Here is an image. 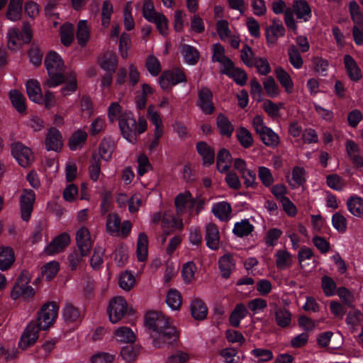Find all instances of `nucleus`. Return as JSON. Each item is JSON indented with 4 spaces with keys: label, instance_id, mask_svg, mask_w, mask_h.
<instances>
[{
    "label": "nucleus",
    "instance_id": "25",
    "mask_svg": "<svg viewBox=\"0 0 363 363\" xmlns=\"http://www.w3.org/2000/svg\"><path fill=\"white\" fill-rule=\"evenodd\" d=\"M344 64L347 74L352 81L357 82L362 77L361 70L355 60L349 55L344 57Z\"/></svg>",
    "mask_w": 363,
    "mask_h": 363
},
{
    "label": "nucleus",
    "instance_id": "38",
    "mask_svg": "<svg viewBox=\"0 0 363 363\" xmlns=\"http://www.w3.org/2000/svg\"><path fill=\"white\" fill-rule=\"evenodd\" d=\"M275 74L286 92L288 94L292 93L294 90V83L290 75L281 67H277L275 69Z\"/></svg>",
    "mask_w": 363,
    "mask_h": 363
},
{
    "label": "nucleus",
    "instance_id": "36",
    "mask_svg": "<svg viewBox=\"0 0 363 363\" xmlns=\"http://www.w3.org/2000/svg\"><path fill=\"white\" fill-rule=\"evenodd\" d=\"M247 309L243 303L237 304L229 318L230 325L235 328L238 327L240 321L247 316Z\"/></svg>",
    "mask_w": 363,
    "mask_h": 363
},
{
    "label": "nucleus",
    "instance_id": "30",
    "mask_svg": "<svg viewBox=\"0 0 363 363\" xmlns=\"http://www.w3.org/2000/svg\"><path fill=\"white\" fill-rule=\"evenodd\" d=\"M199 154L201 156L203 164L210 166L214 162L215 153L213 150L205 142H199L196 145Z\"/></svg>",
    "mask_w": 363,
    "mask_h": 363
},
{
    "label": "nucleus",
    "instance_id": "48",
    "mask_svg": "<svg viewBox=\"0 0 363 363\" xmlns=\"http://www.w3.org/2000/svg\"><path fill=\"white\" fill-rule=\"evenodd\" d=\"M231 164V155L228 150H220L217 156V169L220 172H228Z\"/></svg>",
    "mask_w": 363,
    "mask_h": 363
},
{
    "label": "nucleus",
    "instance_id": "45",
    "mask_svg": "<svg viewBox=\"0 0 363 363\" xmlns=\"http://www.w3.org/2000/svg\"><path fill=\"white\" fill-rule=\"evenodd\" d=\"M223 72L233 78L238 84L243 86L247 82V74L240 69L235 68L233 62L231 63V67L225 68L223 70Z\"/></svg>",
    "mask_w": 363,
    "mask_h": 363
},
{
    "label": "nucleus",
    "instance_id": "60",
    "mask_svg": "<svg viewBox=\"0 0 363 363\" xmlns=\"http://www.w3.org/2000/svg\"><path fill=\"white\" fill-rule=\"evenodd\" d=\"M135 277L130 272H125L119 276L118 284L124 291H130L135 285Z\"/></svg>",
    "mask_w": 363,
    "mask_h": 363
},
{
    "label": "nucleus",
    "instance_id": "6",
    "mask_svg": "<svg viewBox=\"0 0 363 363\" xmlns=\"http://www.w3.org/2000/svg\"><path fill=\"white\" fill-rule=\"evenodd\" d=\"M118 125L123 138L131 143H134L138 135L144 133L147 127L144 118H140L136 121L133 113L126 110L120 119Z\"/></svg>",
    "mask_w": 363,
    "mask_h": 363
},
{
    "label": "nucleus",
    "instance_id": "58",
    "mask_svg": "<svg viewBox=\"0 0 363 363\" xmlns=\"http://www.w3.org/2000/svg\"><path fill=\"white\" fill-rule=\"evenodd\" d=\"M283 106V103L275 104L269 99L264 100L262 104L264 111L272 118H279L280 116V108Z\"/></svg>",
    "mask_w": 363,
    "mask_h": 363
},
{
    "label": "nucleus",
    "instance_id": "20",
    "mask_svg": "<svg viewBox=\"0 0 363 363\" xmlns=\"http://www.w3.org/2000/svg\"><path fill=\"white\" fill-rule=\"evenodd\" d=\"M213 214L221 221H228L232 217V208L227 201L217 202L213 204Z\"/></svg>",
    "mask_w": 363,
    "mask_h": 363
},
{
    "label": "nucleus",
    "instance_id": "47",
    "mask_svg": "<svg viewBox=\"0 0 363 363\" xmlns=\"http://www.w3.org/2000/svg\"><path fill=\"white\" fill-rule=\"evenodd\" d=\"M61 42L65 46H69L74 38V28L70 23H64L60 27Z\"/></svg>",
    "mask_w": 363,
    "mask_h": 363
},
{
    "label": "nucleus",
    "instance_id": "63",
    "mask_svg": "<svg viewBox=\"0 0 363 363\" xmlns=\"http://www.w3.org/2000/svg\"><path fill=\"white\" fill-rule=\"evenodd\" d=\"M288 55L289 62L294 68L300 69L302 67L303 62V59L295 45H293L289 47L288 50Z\"/></svg>",
    "mask_w": 363,
    "mask_h": 363
},
{
    "label": "nucleus",
    "instance_id": "22",
    "mask_svg": "<svg viewBox=\"0 0 363 363\" xmlns=\"http://www.w3.org/2000/svg\"><path fill=\"white\" fill-rule=\"evenodd\" d=\"M218 267L222 277L228 279L235 269V261L230 254H225L219 258Z\"/></svg>",
    "mask_w": 363,
    "mask_h": 363
},
{
    "label": "nucleus",
    "instance_id": "64",
    "mask_svg": "<svg viewBox=\"0 0 363 363\" xmlns=\"http://www.w3.org/2000/svg\"><path fill=\"white\" fill-rule=\"evenodd\" d=\"M321 286L326 296H333L336 293V284L330 277L324 276L322 277Z\"/></svg>",
    "mask_w": 363,
    "mask_h": 363
},
{
    "label": "nucleus",
    "instance_id": "57",
    "mask_svg": "<svg viewBox=\"0 0 363 363\" xmlns=\"http://www.w3.org/2000/svg\"><path fill=\"white\" fill-rule=\"evenodd\" d=\"M250 354L259 363L269 362L274 357L272 350L260 347L254 348L250 351Z\"/></svg>",
    "mask_w": 363,
    "mask_h": 363
},
{
    "label": "nucleus",
    "instance_id": "37",
    "mask_svg": "<svg viewBox=\"0 0 363 363\" xmlns=\"http://www.w3.org/2000/svg\"><path fill=\"white\" fill-rule=\"evenodd\" d=\"M14 252L11 247H0V269L6 270L14 262Z\"/></svg>",
    "mask_w": 363,
    "mask_h": 363
},
{
    "label": "nucleus",
    "instance_id": "49",
    "mask_svg": "<svg viewBox=\"0 0 363 363\" xmlns=\"http://www.w3.org/2000/svg\"><path fill=\"white\" fill-rule=\"evenodd\" d=\"M216 123L219 133L222 135L231 136L234 130V126L225 115L219 114L217 117Z\"/></svg>",
    "mask_w": 363,
    "mask_h": 363
},
{
    "label": "nucleus",
    "instance_id": "54",
    "mask_svg": "<svg viewBox=\"0 0 363 363\" xmlns=\"http://www.w3.org/2000/svg\"><path fill=\"white\" fill-rule=\"evenodd\" d=\"M326 183L330 189L337 191H342L347 186L345 180L336 174L328 175L326 177Z\"/></svg>",
    "mask_w": 363,
    "mask_h": 363
},
{
    "label": "nucleus",
    "instance_id": "12",
    "mask_svg": "<svg viewBox=\"0 0 363 363\" xmlns=\"http://www.w3.org/2000/svg\"><path fill=\"white\" fill-rule=\"evenodd\" d=\"M185 81L184 74L178 69L167 70L159 78V84L163 90H168L177 84Z\"/></svg>",
    "mask_w": 363,
    "mask_h": 363
},
{
    "label": "nucleus",
    "instance_id": "55",
    "mask_svg": "<svg viewBox=\"0 0 363 363\" xmlns=\"http://www.w3.org/2000/svg\"><path fill=\"white\" fill-rule=\"evenodd\" d=\"M332 225L340 233H345L347 229V220L340 212H336L332 216Z\"/></svg>",
    "mask_w": 363,
    "mask_h": 363
},
{
    "label": "nucleus",
    "instance_id": "26",
    "mask_svg": "<svg viewBox=\"0 0 363 363\" xmlns=\"http://www.w3.org/2000/svg\"><path fill=\"white\" fill-rule=\"evenodd\" d=\"M193 198L189 191L181 192L175 197L174 205L178 215L184 213L187 204H189V206H191Z\"/></svg>",
    "mask_w": 363,
    "mask_h": 363
},
{
    "label": "nucleus",
    "instance_id": "11",
    "mask_svg": "<svg viewBox=\"0 0 363 363\" xmlns=\"http://www.w3.org/2000/svg\"><path fill=\"white\" fill-rule=\"evenodd\" d=\"M11 155L23 168L30 167L35 160L31 149L20 142L11 145Z\"/></svg>",
    "mask_w": 363,
    "mask_h": 363
},
{
    "label": "nucleus",
    "instance_id": "1",
    "mask_svg": "<svg viewBox=\"0 0 363 363\" xmlns=\"http://www.w3.org/2000/svg\"><path fill=\"white\" fill-rule=\"evenodd\" d=\"M145 325L151 332L152 344L160 348L171 345L178 339V333L169 318L162 313L150 311L145 315Z\"/></svg>",
    "mask_w": 363,
    "mask_h": 363
},
{
    "label": "nucleus",
    "instance_id": "5",
    "mask_svg": "<svg viewBox=\"0 0 363 363\" xmlns=\"http://www.w3.org/2000/svg\"><path fill=\"white\" fill-rule=\"evenodd\" d=\"M118 125L123 138L131 143H134L138 135L144 133L147 127L144 118H140L136 121L133 113L126 110L120 119Z\"/></svg>",
    "mask_w": 363,
    "mask_h": 363
},
{
    "label": "nucleus",
    "instance_id": "18",
    "mask_svg": "<svg viewBox=\"0 0 363 363\" xmlns=\"http://www.w3.org/2000/svg\"><path fill=\"white\" fill-rule=\"evenodd\" d=\"M45 145L47 150L59 151L62 146V138L60 132L55 128H51L46 135Z\"/></svg>",
    "mask_w": 363,
    "mask_h": 363
},
{
    "label": "nucleus",
    "instance_id": "23",
    "mask_svg": "<svg viewBox=\"0 0 363 363\" xmlns=\"http://www.w3.org/2000/svg\"><path fill=\"white\" fill-rule=\"evenodd\" d=\"M206 245L211 250L218 247L220 236L217 226L213 223H208L206 226Z\"/></svg>",
    "mask_w": 363,
    "mask_h": 363
},
{
    "label": "nucleus",
    "instance_id": "56",
    "mask_svg": "<svg viewBox=\"0 0 363 363\" xmlns=\"http://www.w3.org/2000/svg\"><path fill=\"white\" fill-rule=\"evenodd\" d=\"M166 303L173 311H177L182 306V297L180 293L175 289H170L167 294Z\"/></svg>",
    "mask_w": 363,
    "mask_h": 363
},
{
    "label": "nucleus",
    "instance_id": "42",
    "mask_svg": "<svg viewBox=\"0 0 363 363\" xmlns=\"http://www.w3.org/2000/svg\"><path fill=\"white\" fill-rule=\"evenodd\" d=\"M148 239L144 233L138 235L137 240V257L140 262H144L147 257Z\"/></svg>",
    "mask_w": 363,
    "mask_h": 363
},
{
    "label": "nucleus",
    "instance_id": "62",
    "mask_svg": "<svg viewBox=\"0 0 363 363\" xmlns=\"http://www.w3.org/2000/svg\"><path fill=\"white\" fill-rule=\"evenodd\" d=\"M267 307V301L261 298H254L247 303V308L252 315L263 312Z\"/></svg>",
    "mask_w": 363,
    "mask_h": 363
},
{
    "label": "nucleus",
    "instance_id": "61",
    "mask_svg": "<svg viewBox=\"0 0 363 363\" xmlns=\"http://www.w3.org/2000/svg\"><path fill=\"white\" fill-rule=\"evenodd\" d=\"M113 150V142L107 138H104L100 145L99 149V155L101 159L108 161L111 157V154Z\"/></svg>",
    "mask_w": 363,
    "mask_h": 363
},
{
    "label": "nucleus",
    "instance_id": "14",
    "mask_svg": "<svg viewBox=\"0 0 363 363\" xmlns=\"http://www.w3.org/2000/svg\"><path fill=\"white\" fill-rule=\"evenodd\" d=\"M97 63L106 72L114 73L118 67V57L115 52L108 50L98 57Z\"/></svg>",
    "mask_w": 363,
    "mask_h": 363
},
{
    "label": "nucleus",
    "instance_id": "7",
    "mask_svg": "<svg viewBox=\"0 0 363 363\" xmlns=\"http://www.w3.org/2000/svg\"><path fill=\"white\" fill-rule=\"evenodd\" d=\"M252 123L255 132L266 146L274 148L279 145V136L271 128L265 125L261 116H255Z\"/></svg>",
    "mask_w": 363,
    "mask_h": 363
},
{
    "label": "nucleus",
    "instance_id": "40",
    "mask_svg": "<svg viewBox=\"0 0 363 363\" xmlns=\"http://www.w3.org/2000/svg\"><path fill=\"white\" fill-rule=\"evenodd\" d=\"M235 137L240 145L244 148L250 147L254 143L252 133L245 127H239L235 131Z\"/></svg>",
    "mask_w": 363,
    "mask_h": 363
},
{
    "label": "nucleus",
    "instance_id": "15",
    "mask_svg": "<svg viewBox=\"0 0 363 363\" xmlns=\"http://www.w3.org/2000/svg\"><path fill=\"white\" fill-rule=\"evenodd\" d=\"M199 101L198 106L206 114H211L213 113L215 108L213 103V94L211 90L203 86L199 91Z\"/></svg>",
    "mask_w": 363,
    "mask_h": 363
},
{
    "label": "nucleus",
    "instance_id": "4",
    "mask_svg": "<svg viewBox=\"0 0 363 363\" xmlns=\"http://www.w3.org/2000/svg\"><path fill=\"white\" fill-rule=\"evenodd\" d=\"M75 240L77 249L68 256L69 266L72 270H75L83 261L84 257H87L91 251V233L86 226L80 227L76 232Z\"/></svg>",
    "mask_w": 363,
    "mask_h": 363
},
{
    "label": "nucleus",
    "instance_id": "41",
    "mask_svg": "<svg viewBox=\"0 0 363 363\" xmlns=\"http://www.w3.org/2000/svg\"><path fill=\"white\" fill-rule=\"evenodd\" d=\"M253 230L254 225L248 219H244L235 223L233 233L237 237L243 238L248 236Z\"/></svg>",
    "mask_w": 363,
    "mask_h": 363
},
{
    "label": "nucleus",
    "instance_id": "53",
    "mask_svg": "<svg viewBox=\"0 0 363 363\" xmlns=\"http://www.w3.org/2000/svg\"><path fill=\"white\" fill-rule=\"evenodd\" d=\"M145 67L152 77L157 76L162 70V66L159 59L153 55H149L147 57Z\"/></svg>",
    "mask_w": 363,
    "mask_h": 363
},
{
    "label": "nucleus",
    "instance_id": "32",
    "mask_svg": "<svg viewBox=\"0 0 363 363\" xmlns=\"http://www.w3.org/2000/svg\"><path fill=\"white\" fill-rule=\"evenodd\" d=\"M274 257L276 266L279 269H286L292 265V255L284 249L277 250L274 255Z\"/></svg>",
    "mask_w": 363,
    "mask_h": 363
},
{
    "label": "nucleus",
    "instance_id": "52",
    "mask_svg": "<svg viewBox=\"0 0 363 363\" xmlns=\"http://www.w3.org/2000/svg\"><path fill=\"white\" fill-rule=\"evenodd\" d=\"M263 87L266 94L270 98H277L280 94V89L274 79L269 76L266 77L263 82Z\"/></svg>",
    "mask_w": 363,
    "mask_h": 363
},
{
    "label": "nucleus",
    "instance_id": "43",
    "mask_svg": "<svg viewBox=\"0 0 363 363\" xmlns=\"http://www.w3.org/2000/svg\"><path fill=\"white\" fill-rule=\"evenodd\" d=\"M9 98L13 106L20 113H24L26 109V98L22 93L16 89L9 91Z\"/></svg>",
    "mask_w": 363,
    "mask_h": 363
},
{
    "label": "nucleus",
    "instance_id": "10",
    "mask_svg": "<svg viewBox=\"0 0 363 363\" xmlns=\"http://www.w3.org/2000/svg\"><path fill=\"white\" fill-rule=\"evenodd\" d=\"M30 281V275L28 271H23L18 278L11 296L13 299H17L20 296H23L24 298H30L34 296L35 291L28 284Z\"/></svg>",
    "mask_w": 363,
    "mask_h": 363
},
{
    "label": "nucleus",
    "instance_id": "39",
    "mask_svg": "<svg viewBox=\"0 0 363 363\" xmlns=\"http://www.w3.org/2000/svg\"><path fill=\"white\" fill-rule=\"evenodd\" d=\"M23 1V0L10 1L6 12V17L9 20L16 21L21 18Z\"/></svg>",
    "mask_w": 363,
    "mask_h": 363
},
{
    "label": "nucleus",
    "instance_id": "19",
    "mask_svg": "<svg viewBox=\"0 0 363 363\" xmlns=\"http://www.w3.org/2000/svg\"><path fill=\"white\" fill-rule=\"evenodd\" d=\"M285 28L279 20H274L272 25L266 29V38L268 43L275 44L277 40L284 35Z\"/></svg>",
    "mask_w": 363,
    "mask_h": 363
},
{
    "label": "nucleus",
    "instance_id": "35",
    "mask_svg": "<svg viewBox=\"0 0 363 363\" xmlns=\"http://www.w3.org/2000/svg\"><path fill=\"white\" fill-rule=\"evenodd\" d=\"M191 313L194 319L201 320L206 318L208 308L201 300L194 298L191 303Z\"/></svg>",
    "mask_w": 363,
    "mask_h": 363
},
{
    "label": "nucleus",
    "instance_id": "29",
    "mask_svg": "<svg viewBox=\"0 0 363 363\" xmlns=\"http://www.w3.org/2000/svg\"><path fill=\"white\" fill-rule=\"evenodd\" d=\"M212 60L213 62H220L223 67V69L225 68L231 67V63L233 62L229 58L225 55V49L223 45L220 43H216L212 48Z\"/></svg>",
    "mask_w": 363,
    "mask_h": 363
},
{
    "label": "nucleus",
    "instance_id": "16",
    "mask_svg": "<svg viewBox=\"0 0 363 363\" xmlns=\"http://www.w3.org/2000/svg\"><path fill=\"white\" fill-rule=\"evenodd\" d=\"M35 194L33 191H26L21 196V218L23 220L28 221L30 219L33 211Z\"/></svg>",
    "mask_w": 363,
    "mask_h": 363
},
{
    "label": "nucleus",
    "instance_id": "46",
    "mask_svg": "<svg viewBox=\"0 0 363 363\" xmlns=\"http://www.w3.org/2000/svg\"><path fill=\"white\" fill-rule=\"evenodd\" d=\"M86 139L87 133L82 130H78L69 139V147L72 150L80 149L84 145Z\"/></svg>",
    "mask_w": 363,
    "mask_h": 363
},
{
    "label": "nucleus",
    "instance_id": "59",
    "mask_svg": "<svg viewBox=\"0 0 363 363\" xmlns=\"http://www.w3.org/2000/svg\"><path fill=\"white\" fill-rule=\"evenodd\" d=\"M162 13H158L155 9V6L151 0H144L143 5V16L149 22L153 21Z\"/></svg>",
    "mask_w": 363,
    "mask_h": 363
},
{
    "label": "nucleus",
    "instance_id": "44",
    "mask_svg": "<svg viewBox=\"0 0 363 363\" xmlns=\"http://www.w3.org/2000/svg\"><path fill=\"white\" fill-rule=\"evenodd\" d=\"M181 52L184 57V62L190 65H195L199 60V52L193 46L189 45H183Z\"/></svg>",
    "mask_w": 363,
    "mask_h": 363
},
{
    "label": "nucleus",
    "instance_id": "27",
    "mask_svg": "<svg viewBox=\"0 0 363 363\" xmlns=\"http://www.w3.org/2000/svg\"><path fill=\"white\" fill-rule=\"evenodd\" d=\"M76 38L80 46L84 47L86 45L90 38V28L87 21L80 20L78 22Z\"/></svg>",
    "mask_w": 363,
    "mask_h": 363
},
{
    "label": "nucleus",
    "instance_id": "50",
    "mask_svg": "<svg viewBox=\"0 0 363 363\" xmlns=\"http://www.w3.org/2000/svg\"><path fill=\"white\" fill-rule=\"evenodd\" d=\"M349 9L352 18L354 23V28L363 30V13L360 11L359 4L356 1H352L350 3Z\"/></svg>",
    "mask_w": 363,
    "mask_h": 363
},
{
    "label": "nucleus",
    "instance_id": "8",
    "mask_svg": "<svg viewBox=\"0 0 363 363\" xmlns=\"http://www.w3.org/2000/svg\"><path fill=\"white\" fill-rule=\"evenodd\" d=\"M128 312V306L125 299L122 296L113 297L107 309L109 320L112 323L119 322Z\"/></svg>",
    "mask_w": 363,
    "mask_h": 363
},
{
    "label": "nucleus",
    "instance_id": "34",
    "mask_svg": "<svg viewBox=\"0 0 363 363\" xmlns=\"http://www.w3.org/2000/svg\"><path fill=\"white\" fill-rule=\"evenodd\" d=\"M116 340L121 342L133 343L136 340V336L131 328L127 326L118 328L113 333Z\"/></svg>",
    "mask_w": 363,
    "mask_h": 363
},
{
    "label": "nucleus",
    "instance_id": "28",
    "mask_svg": "<svg viewBox=\"0 0 363 363\" xmlns=\"http://www.w3.org/2000/svg\"><path fill=\"white\" fill-rule=\"evenodd\" d=\"M306 180V171L303 167L298 166L293 168L291 177H287V182L293 189L303 185Z\"/></svg>",
    "mask_w": 363,
    "mask_h": 363
},
{
    "label": "nucleus",
    "instance_id": "24",
    "mask_svg": "<svg viewBox=\"0 0 363 363\" xmlns=\"http://www.w3.org/2000/svg\"><path fill=\"white\" fill-rule=\"evenodd\" d=\"M147 117L148 120L155 125V135L157 138H161L163 135V123L159 113L155 110L153 106L147 108Z\"/></svg>",
    "mask_w": 363,
    "mask_h": 363
},
{
    "label": "nucleus",
    "instance_id": "13",
    "mask_svg": "<svg viewBox=\"0 0 363 363\" xmlns=\"http://www.w3.org/2000/svg\"><path fill=\"white\" fill-rule=\"evenodd\" d=\"M71 238L69 233L64 232L56 236L46 247L45 252L48 255L60 253L64 251L70 244Z\"/></svg>",
    "mask_w": 363,
    "mask_h": 363
},
{
    "label": "nucleus",
    "instance_id": "21",
    "mask_svg": "<svg viewBox=\"0 0 363 363\" xmlns=\"http://www.w3.org/2000/svg\"><path fill=\"white\" fill-rule=\"evenodd\" d=\"M348 211L354 217L363 218V199L357 195L348 197L346 201Z\"/></svg>",
    "mask_w": 363,
    "mask_h": 363
},
{
    "label": "nucleus",
    "instance_id": "17",
    "mask_svg": "<svg viewBox=\"0 0 363 363\" xmlns=\"http://www.w3.org/2000/svg\"><path fill=\"white\" fill-rule=\"evenodd\" d=\"M292 9L297 19L303 22L308 21L312 16L311 6L305 0H294Z\"/></svg>",
    "mask_w": 363,
    "mask_h": 363
},
{
    "label": "nucleus",
    "instance_id": "9",
    "mask_svg": "<svg viewBox=\"0 0 363 363\" xmlns=\"http://www.w3.org/2000/svg\"><path fill=\"white\" fill-rule=\"evenodd\" d=\"M132 228L129 220H124L122 223L116 214H109L106 220V229L108 233L113 236L127 237Z\"/></svg>",
    "mask_w": 363,
    "mask_h": 363
},
{
    "label": "nucleus",
    "instance_id": "51",
    "mask_svg": "<svg viewBox=\"0 0 363 363\" xmlns=\"http://www.w3.org/2000/svg\"><path fill=\"white\" fill-rule=\"evenodd\" d=\"M275 308L274 314L277 325L282 328L289 325L291 320V313L288 310L279 308L277 306Z\"/></svg>",
    "mask_w": 363,
    "mask_h": 363
},
{
    "label": "nucleus",
    "instance_id": "33",
    "mask_svg": "<svg viewBox=\"0 0 363 363\" xmlns=\"http://www.w3.org/2000/svg\"><path fill=\"white\" fill-rule=\"evenodd\" d=\"M26 90L29 99L36 103L43 101V94L40 84L37 80L30 79L27 82Z\"/></svg>",
    "mask_w": 363,
    "mask_h": 363
},
{
    "label": "nucleus",
    "instance_id": "31",
    "mask_svg": "<svg viewBox=\"0 0 363 363\" xmlns=\"http://www.w3.org/2000/svg\"><path fill=\"white\" fill-rule=\"evenodd\" d=\"M162 226L164 230H172L174 228L182 229L184 223L181 218H176L171 211H166L162 219Z\"/></svg>",
    "mask_w": 363,
    "mask_h": 363
},
{
    "label": "nucleus",
    "instance_id": "2",
    "mask_svg": "<svg viewBox=\"0 0 363 363\" xmlns=\"http://www.w3.org/2000/svg\"><path fill=\"white\" fill-rule=\"evenodd\" d=\"M58 307L55 302L45 303L38 313L35 321H31L24 330L18 346L22 350H26L33 345L39 337L40 330L48 329L55 321L57 317Z\"/></svg>",
    "mask_w": 363,
    "mask_h": 363
},
{
    "label": "nucleus",
    "instance_id": "3",
    "mask_svg": "<svg viewBox=\"0 0 363 363\" xmlns=\"http://www.w3.org/2000/svg\"><path fill=\"white\" fill-rule=\"evenodd\" d=\"M48 78L43 83L45 88L55 87L65 82L64 74L65 66L61 57L55 52L50 51L45 59Z\"/></svg>",
    "mask_w": 363,
    "mask_h": 363
}]
</instances>
